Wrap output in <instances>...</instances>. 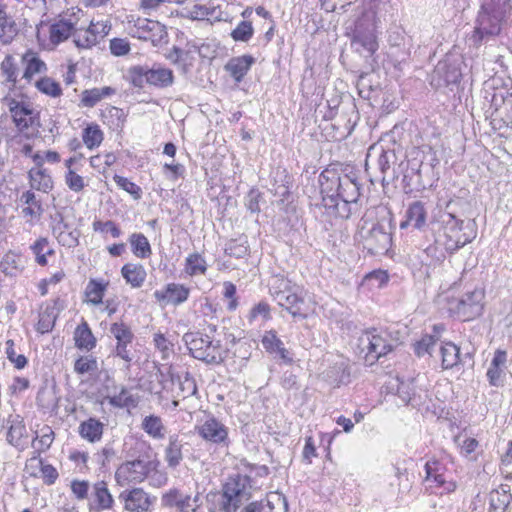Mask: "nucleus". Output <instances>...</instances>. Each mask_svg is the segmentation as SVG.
<instances>
[{"mask_svg": "<svg viewBox=\"0 0 512 512\" xmlns=\"http://www.w3.org/2000/svg\"><path fill=\"white\" fill-rule=\"evenodd\" d=\"M474 226V220L464 226V221L458 219L453 212H444L439 219L428 224L425 238L429 245L424 250L427 254L434 255L438 247H443L453 254L476 237Z\"/></svg>", "mask_w": 512, "mask_h": 512, "instance_id": "nucleus-1", "label": "nucleus"}, {"mask_svg": "<svg viewBox=\"0 0 512 512\" xmlns=\"http://www.w3.org/2000/svg\"><path fill=\"white\" fill-rule=\"evenodd\" d=\"M510 0H484L478 11L470 41L479 47L484 40L500 34L502 25L510 15Z\"/></svg>", "mask_w": 512, "mask_h": 512, "instance_id": "nucleus-2", "label": "nucleus"}, {"mask_svg": "<svg viewBox=\"0 0 512 512\" xmlns=\"http://www.w3.org/2000/svg\"><path fill=\"white\" fill-rule=\"evenodd\" d=\"M6 102L13 123L17 128V134L10 138V142L20 144L22 139L30 140L39 133V113L29 104L6 97Z\"/></svg>", "mask_w": 512, "mask_h": 512, "instance_id": "nucleus-3", "label": "nucleus"}, {"mask_svg": "<svg viewBox=\"0 0 512 512\" xmlns=\"http://www.w3.org/2000/svg\"><path fill=\"white\" fill-rule=\"evenodd\" d=\"M397 345V340L389 332L378 331L376 328L366 330L358 339L360 354H364V361L369 366L388 355Z\"/></svg>", "mask_w": 512, "mask_h": 512, "instance_id": "nucleus-4", "label": "nucleus"}, {"mask_svg": "<svg viewBox=\"0 0 512 512\" xmlns=\"http://www.w3.org/2000/svg\"><path fill=\"white\" fill-rule=\"evenodd\" d=\"M190 355L206 364H221L226 358L220 340L214 341L202 332H187L182 337Z\"/></svg>", "mask_w": 512, "mask_h": 512, "instance_id": "nucleus-5", "label": "nucleus"}, {"mask_svg": "<svg viewBox=\"0 0 512 512\" xmlns=\"http://www.w3.org/2000/svg\"><path fill=\"white\" fill-rule=\"evenodd\" d=\"M359 235L364 242V247L373 254H379L387 251L391 245V218L374 222L370 227H367L368 221L362 219Z\"/></svg>", "mask_w": 512, "mask_h": 512, "instance_id": "nucleus-6", "label": "nucleus"}, {"mask_svg": "<svg viewBox=\"0 0 512 512\" xmlns=\"http://www.w3.org/2000/svg\"><path fill=\"white\" fill-rule=\"evenodd\" d=\"M338 193L332 198H324L323 206L332 209L334 213L341 218H349L347 213L341 212L339 209V201L343 202V207L347 208V204L355 203L360 195V184L354 173L342 175V182L338 183Z\"/></svg>", "mask_w": 512, "mask_h": 512, "instance_id": "nucleus-7", "label": "nucleus"}, {"mask_svg": "<svg viewBox=\"0 0 512 512\" xmlns=\"http://www.w3.org/2000/svg\"><path fill=\"white\" fill-rule=\"evenodd\" d=\"M250 484V476L237 474L230 477L223 486V501L221 503V511L236 512L243 501H247L251 497L247 486Z\"/></svg>", "mask_w": 512, "mask_h": 512, "instance_id": "nucleus-8", "label": "nucleus"}, {"mask_svg": "<svg viewBox=\"0 0 512 512\" xmlns=\"http://www.w3.org/2000/svg\"><path fill=\"white\" fill-rule=\"evenodd\" d=\"M351 43L356 51L366 56H372L378 50L375 25L370 19L363 17L355 22Z\"/></svg>", "mask_w": 512, "mask_h": 512, "instance_id": "nucleus-9", "label": "nucleus"}, {"mask_svg": "<svg viewBox=\"0 0 512 512\" xmlns=\"http://www.w3.org/2000/svg\"><path fill=\"white\" fill-rule=\"evenodd\" d=\"M129 34L140 40L151 41L153 46L168 42L165 25L147 18H137L133 25L129 27Z\"/></svg>", "mask_w": 512, "mask_h": 512, "instance_id": "nucleus-10", "label": "nucleus"}, {"mask_svg": "<svg viewBox=\"0 0 512 512\" xmlns=\"http://www.w3.org/2000/svg\"><path fill=\"white\" fill-rule=\"evenodd\" d=\"M283 289H275L271 292L279 306L288 311L292 317L305 319L307 317V305L303 297L293 292L288 287V282L281 280Z\"/></svg>", "mask_w": 512, "mask_h": 512, "instance_id": "nucleus-11", "label": "nucleus"}, {"mask_svg": "<svg viewBox=\"0 0 512 512\" xmlns=\"http://www.w3.org/2000/svg\"><path fill=\"white\" fill-rule=\"evenodd\" d=\"M485 294L483 289L475 288L472 291L466 292L462 298L457 302L455 312L464 321L472 320L479 317L483 313Z\"/></svg>", "mask_w": 512, "mask_h": 512, "instance_id": "nucleus-12", "label": "nucleus"}, {"mask_svg": "<svg viewBox=\"0 0 512 512\" xmlns=\"http://www.w3.org/2000/svg\"><path fill=\"white\" fill-rule=\"evenodd\" d=\"M110 333L115 337L117 343L114 349V355L123 359L127 363V368L130 367L132 356L128 345L132 343L134 334L130 327L124 322H115L110 326Z\"/></svg>", "mask_w": 512, "mask_h": 512, "instance_id": "nucleus-13", "label": "nucleus"}, {"mask_svg": "<svg viewBox=\"0 0 512 512\" xmlns=\"http://www.w3.org/2000/svg\"><path fill=\"white\" fill-rule=\"evenodd\" d=\"M198 434L208 442L216 445L228 446V428L214 416L207 418L198 427Z\"/></svg>", "mask_w": 512, "mask_h": 512, "instance_id": "nucleus-14", "label": "nucleus"}, {"mask_svg": "<svg viewBox=\"0 0 512 512\" xmlns=\"http://www.w3.org/2000/svg\"><path fill=\"white\" fill-rule=\"evenodd\" d=\"M52 234L63 246L73 247L78 244V232L69 231L70 225L65 221L61 211L50 215Z\"/></svg>", "mask_w": 512, "mask_h": 512, "instance_id": "nucleus-15", "label": "nucleus"}, {"mask_svg": "<svg viewBox=\"0 0 512 512\" xmlns=\"http://www.w3.org/2000/svg\"><path fill=\"white\" fill-rule=\"evenodd\" d=\"M261 343L265 351L273 355L275 359H280L285 364L293 363L291 353L285 348L283 341L278 337L275 330L265 331Z\"/></svg>", "mask_w": 512, "mask_h": 512, "instance_id": "nucleus-16", "label": "nucleus"}, {"mask_svg": "<svg viewBox=\"0 0 512 512\" xmlns=\"http://www.w3.org/2000/svg\"><path fill=\"white\" fill-rule=\"evenodd\" d=\"M189 294L190 289L183 284L169 283L163 290H156L153 295L160 303L178 306L188 299Z\"/></svg>", "mask_w": 512, "mask_h": 512, "instance_id": "nucleus-17", "label": "nucleus"}, {"mask_svg": "<svg viewBox=\"0 0 512 512\" xmlns=\"http://www.w3.org/2000/svg\"><path fill=\"white\" fill-rule=\"evenodd\" d=\"M151 462L142 458L126 461L117 470L116 476L125 475L126 479L133 482H142L151 471Z\"/></svg>", "mask_w": 512, "mask_h": 512, "instance_id": "nucleus-18", "label": "nucleus"}, {"mask_svg": "<svg viewBox=\"0 0 512 512\" xmlns=\"http://www.w3.org/2000/svg\"><path fill=\"white\" fill-rule=\"evenodd\" d=\"M427 210L425 204L421 201H415L411 203L406 212L405 220L400 223V228L405 229L407 227H413L417 230H424L426 225Z\"/></svg>", "mask_w": 512, "mask_h": 512, "instance_id": "nucleus-19", "label": "nucleus"}, {"mask_svg": "<svg viewBox=\"0 0 512 512\" xmlns=\"http://www.w3.org/2000/svg\"><path fill=\"white\" fill-rule=\"evenodd\" d=\"M255 62L256 59L252 55L232 57L225 64L224 70L229 73L236 83H240Z\"/></svg>", "mask_w": 512, "mask_h": 512, "instance_id": "nucleus-20", "label": "nucleus"}, {"mask_svg": "<svg viewBox=\"0 0 512 512\" xmlns=\"http://www.w3.org/2000/svg\"><path fill=\"white\" fill-rule=\"evenodd\" d=\"M119 498L125 501V509L129 511H147L151 505L149 496L142 488L123 491Z\"/></svg>", "mask_w": 512, "mask_h": 512, "instance_id": "nucleus-21", "label": "nucleus"}, {"mask_svg": "<svg viewBox=\"0 0 512 512\" xmlns=\"http://www.w3.org/2000/svg\"><path fill=\"white\" fill-rule=\"evenodd\" d=\"M93 501L90 503V510L102 512L113 507L114 499L108 490L107 483L99 481L93 486Z\"/></svg>", "mask_w": 512, "mask_h": 512, "instance_id": "nucleus-22", "label": "nucleus"}, {"mask_svg": "<svg viewBox=\"0 0 512 512\" xmlns=\"http://www.w3.org/2000/svg\"><path fill=\"white\" fill-rule=\"evenodd\" d=\"M322 200L332 198L338 193V183L342 182V176L335 169H325L319 175Z\"/></svg>", "mask_w": 512, "mask_h": 512, "instance_id": "nucleus-23", "label": "nucleus"}, {"mask_svg": "<svg viewBox=\"0 0 512 512\" xmlns=\"http://www.w3.org/2000/svg\"><path fill=\"white\" fill-rule=\"evenodd\" d=\"M104 431V424L95 417H90L80 423L78 433L81 438L90 443H95L101 440Z\"/></svg>", "mask_w": 512, "mask_h": 512, "instance_id": "nucleus-24", "label": "nucleus"}, {"mask_svg": "<svg viewBox=\"0 0 512 512\" xmlns=\"http://www.w3.org/2000/svg\"><path fill=\"white\" fill-rule=\"evenodd\" d=\"M512 501L508 485H501L489 494V512H505Z\"/></svg>", "mask_w": 512, "mask_h": 512, "instance_id": "nucleus-25", "label": "nucleus"}, {"mask_svg": "<svg viewBox=\"0 0 512 512\" xmlns=\"http://www.w3.org/2000/svg\"><path fill=\"white\" fill-rule=\"evenodd\" d=\"M402 188L405 194H412L426 188V184L422 180L421 165L417 168L407 167L402 179Z\"/></svg>", "mask_w": 512, "mask_h": 512, "instance_id": "nucleus-26", "label": "nucleus"}, {"mask_svg": "<svg viewBox=\"0 0 512 512\" xmlns=\"http://www.w3.org/2000/svg\"><path fill=\"white\" fill-rule=\"evenodd\" d=\"M75 346L78 349L90 351L96 346V338L93 335L88 323L82 320L74 332Z\"/></svg>", "mask_w": 512, "mask_h": 512, "instance_id": "nucleus-27", "label": "nucleus"}, {"mask_svg": "<svg viewBox=\"0 0 512 512\" xmlns=\"http://www.w3.org/2000/svg\"><path fill=\"white\" fill-rule=\"evenodd\" d=\"M27 429L22 420H12L6 433V439L9 444L24 449L27 440Z\"/></svg>", "mask_w": 512, "mask_h": 512, "instance_id": "nucleus-28", "label": "nucleus"}, {"mask_svg": "<svg viewBox=\"0 0 512 512\" xmlns=\"http://www.w3.org/2000/svg\"><path fill=\"white\" fill-rule=\"evenodd\" d=\"M183 441L177 434L169 436V442L165 449V460L170 468H176L183 460Z\"/></svg>", "mask_w": 512, "mask_h": 512, "instance_id": "nucleus-29", "label": "nucleus"}, {"mask_svg": "<svg viewBox=\"0 0 512 512\" xmlns=\"http://www.w3.org/2000/svg\"><path fill=\"white\" fill-rule=\"evenodd\" d=\"M434 74L442 79L446 86L459 83L462 77L457 65L447 61H440L435 67Z\"/></svg>", "mask_w": 512, "mask_h": 512, "instance_id": "nucleus-30", "label": "nucleus"}, {"mask_svg": "<svg viewBox=\"0 0 512 512\" xmlns=\"http://www.w3.org/2000/svg\"><path fill=\"white\" fill-rule=\"evenodd\" d=\"M122 277L134 288H139L143 285L147 273L141 264L127 263L121 269Z\"/></svg>", "mask_w": 512, "mask_h": 512, "instance_id": "nucleus-31", "label": "nucleus"}, {"mask_svg": "<svg viewBox=\"0 0 512 512\" xmlns=\"http://www.w3.org/2000/svg\"><path fill=\"white\" fill-rule=\"evenodd\" d=\"M21 61L25 64L22 78L30 81L34 74L46 71V64L31 50L23 54Z\"/></svg>", "mask_w": 512, "mask_h": 512, "instance_id": "nucleus-32", "label": "nucleus"}, {"mask_svg": "<svg viewBox=\"0 0 512 512\" xmlns=\"http://www.w3.org/2000/svg\"><path fill=\"white\" fill-rule=\"evenodd\" d=\"M31 188L48 193L53 188L52 177L46 169H30L29 173Z\"/></svg>", "mask_w": 512, "mask_h": 512, "instance_id": "nucleus-33", "label": "nucleus"}, {"mask_svg": "<svg viewBox=\"0 0 512 512\" xmlns=\"http://www.w3.org/2000/svg\"><path fill=\"white\" fill-rule=\"evenodd\" d=\"M441 356H442V368L452 369L453 367L462 364V359L460 356V349L452 342H445L440 348Z\"/></svg>", "mask_w": 512, "mask_h": 512, "instance_id": "nucleus-34", "label": "nucleus"}, {"mask_svg": "<svg viewBox=\"0 0 512 512\" xmlns=\"http://www.w3.org/2000/svg\"><path fill=\"white\" fill-rule=\"evenodd\" d=\"M75 29V24L70 20L61 19L50 26V40L54 44H59L67 40Z\"/></svg>", "mask_w": 512, "mask_h": 512, "instance_id": "nucleus-35", "label": "nucleus"}, {"mask_svg": "<svg viewBox=\"0 0 512 512\" xmlns=\"http://www.w3.org/2000/svg\"><path fill=\"white\" fill-rule=\"evenodd\" d=\"M132 253L140 259L149 258L152 254L151 245L142 233H132L129 237Z\"/></svg>", "mask_w": 512, "mask_h": 512, "instance_id": "nucleus-36", "label": "nucleus"}, {"mask_svg": "<svg viewBox=\"0 0 512 512\" xmlns=\"http://www.w3.org/2000/svg\"><path fill=\"white\" fill-rule=\"evenodd\" d=\"M173 71L168 68H148V84L157 87H168L173 84Z\"/></svg>", "mask_w": 512, "mask_h": 512, "instance_id": "nucleus-37", "label": "nucleus"}, {"mask_svg": "<svg viewBox=\"0 0 512 512\" xmlns=\"http://www.w3.org/2000/svg\"><path fill=\"white\" fill-rule=\"evenodd\" d=\"M115 93V90L109 86L102 88L87 89L82 92L81 104L84 107H94L104 97Z\"/></svg>", "mask_w": 512, "mask_h": 512, "instance_id": "nucleus-38", "label": "nucleus"}, {"mask_svg": "<svg viewBox=\"0 0 512 512\" xmlns=\"http://www.w3.org/2000/svg\"><path fill=\"white\" fill-rule=\"evenodd\" d=\"M105 399L115 408L135 407L137 405V400L123 385L120 386L118 394H114L113 396L107 395Z\"/></svg>", "mask_w": 512, "mask_h": 512, "instance_id": "nucleus-39", "label": "nucleus"}, {"mask_svg": "<svg viewBox=\"0 0 512 512\" xmlns=\"http://www.w3.org/2000/svg\"><path fill=\"white\" fill-rule=\"evenodd\" d=\"M17 33L18 29L15 21L7 16L5 10H0V40L4 44H8Z\"/></svg>", "mask_w": 512, "mask_h": 512, "instance_id": "nucleus-40", "label": "nucleus"}, {"mask_svg": "<svg viewBox=\"0 0 512 512\" xmlns=\"http://www.w3.org/2000/svg\"><path fill=\"white\" fill-rule=\"evenodd\" d=\"M142 429L152 438L162 439L164 438L165 427L159 416L148 415L146 416L141 424Z\"/></svg>", "mask_w": 512, "mask_h": 512, "instance_id": "nucleus-41", "label": "nucleus"}, {"mask_svg": "<svg viewBox=\"0 0 512 512\" xmlns=\"http://www.w3.org/2000/svg\"><path fill=\"white\" fill-rule=\"evenodd\" d=\"M263 503L265 512H287L288 503L286 497L278 492H272L266 499L260 500Z\"/></svg>", "mask_w": 512, "mask_h": 512, "instance_id": "nucleus-42", "label": "nucleus"}, {"mask_svg": "<svg viewBox=\"0 0 512 512\" xmlns=\"http://www.w3.org/2000/svg\"><path fill=\"white\" fill-rule=\"evenodd\" d=\"M83 142L88 149H94L102 143L104 135L102 130L97 124H88L82 134Z\"/></svg>", "mask_w": 512, "mask_h": 512, "instance_id": "nucleus-43", "label": "nucleus"}, {"mask_svg": "<svg viewBox=\"0 0 512 512\" xmlns=\"http://www.w3.org/2000/svg\"><path fill=\"white\" fill-rule=\"evenodd\" d=\"M21 201L28 206L22 209L24 216H31L40 218L43 213V208L40 200L36 199L32 191H26L21 196Z\"/></svg>", "mask_w": 512, "mask_h": 512, "instance_id": "nucleus-44", "label": "nucleus"}, {"mask_svg": "<svg viewBox=\"0 0 512 512\" xmlns=\"http://www.w3.org/2000/svg\"><path fill=\"white\" fill-rule=\"evenodd\" d=\"M207 271V263L202 255L199 253H192L188 255L185 260V272L190 275H204Z\"/></svg>", "mask_w": 512, "mask_h": 512, "instance_id": "nucleus-45", "label": "nucleus"}, {"mask_svg": "<svg viewBox=\"0 0 512 512\" xmlns=\"http://www.w3.org/2000/svg\"><path fill=\"white\" fill-rule=\"evenodd\" d=\"M2 75L5 76V81L15 86L17 83L18 65L12 55H6L0 65Z\"/></svg>", "mask_w": 512, "mask_h": 512, "instance_id": "nucleus-46", "label": "nucleus"}, {"mask_svg": "<svg viewBox=\"0 0 512 512\" xmlns=\"http://www.w3.org/2000/svg\"><path fill=\"white\" fill-rule=\"evenodd\" d=\"M37 89L50 97L57 98L61 96L62 89L60 84L50 77H42L36 82Z\"/></svg>", "mask_w": 512, "mask_h": 512, "instance_id": "nucleus-47", "label": "nucleus"}, {"mask_svg": "<svg viewBox=\"0 0 512 512\" xmlns=\"http://www.w3.org/2000/svg\"><path fill=\"white\" fill-rule=\"evenodd\" d=\"M225 253L234 258H243L248 254L247 241L239 239H231L226 243Z\"/></svg>", "mask_w": 512, "mask_h": 512, "instance_id": "nucleus-48", "label": "nucleus"}, {"mask_svg": "<svg viewBox=\"0 0 512 512\" xmlns=\"http://www.w3.org/2000/svg\"><path fill=\"white\" fill-rule=\"evenodd\" d=\"M153 342L157 350L161 353L162 360H167L174 353V344L166 336L157 332L153 336Z\"/></svg>", "mask_w": 512, "mask_h": 512, "instance_id": "nucleus-49", "label": "nucleus"}, {"mask_svg": "<svg viewBox=\"0 0 512 512\" xmlns=\"http://www.w3.org/2000/svg\"><path fill=\"white\" fill-rule=\"evenodd\" d=\"M254 34V28L250 21H241L235 29L232 30L230 36L237 42H248Z\"/></svg>", "mask_w": 512, "mask_h": 512, "instance_id": "nucleus-50", "label": "nucleus"}, {"mask_svg": "<svg viewBox=\"0 0 512 512\" xmlns=\"http://www.w3.org/2000/svg\"><path fill=\"white\" fill-rule=\"evenodd\" d=\"M128 77L134 87L142 88L148 84V67L133 66L128 70Z\"/></svg>", "mask_w": 512, "mask_h": 512, "instance_id": "nucleus-51", "label": "nucleus"}, {"mask_svg": "<svg viewBox=\"0 0 512 512\" xmlns=\"http://www.w3.org/2000/svg\"><path fill=\"white\" fill-rule=\"evenodd\" d=\"M57 317V313H53V308L46 307L45 310L39 314L37 330L42 334L50 332L55 325Z\"/></svg>", "mask_w": 512, "mask_h": 512, "instance_id": "nucleus-52", "label": "nucleus"}, {"mask_svg": "<svg viewBox=\"0 0 512 512\" xmlns=\"http://www.w3.org/2000/svg\"><path fill=\"white\" fill-rule=\"evenodd\" d=\"M97 360L93 356H79L74 363V371L77 374H86L97 370Z\"/></svg>", "mask_w": 512, "mask_h": 512, "instance_id": "nucleus-53", "label": "nucleus"}, {"mask_svg": "<svg viewBox=\"0 0 512 512\" xmlns=\"http://www.w3.org/2000/svg\"><path fill=\"white\" fill-rule=\"evenodd\" d=\"M265 203L263 193L257 189L252 188L245 198V206L251 213H259L261 211L260 204Z\"/></svg>", "mask_w": 512, "mask_h": 512, "instance_id": "nucleus-54", "label": "nucleus"}, {"mask_svg": "<svg viewBox=\"0 0 512 512\" xmlns=\"http://www.w3.org/2000/svg\"><path fill=\"white\" fill-rule=\"evenodd\" d=\"M48 241L46 238L38 239L33 245H31V250L36 257V262L41 265H47L46 255H51L54 253L52 249H48L44 252V249L47 247Z\"/></svg>", "mask_w": 512, "mask_h": 512, "instance_id": "nucleus-55", "label": "nucleus"}, {"mask_svg": "<svg viewBox=\"0 0 512 512\" xmlns=\"http://www.w3.org/2000/svg\"><path fill=\"white\" fill-rule=\"evenodd\" d=\"M396 394L399 396L402 402H404L405 404H409L413 396L415 395V387L413 384V380L405 382L397 378Z\"/></svg>", "mask_w": 512, "mask_h": 512, "instance_id": "nucleus-56", "label": "nucleus"}, {"mask_svg": "<svg viewBox=\"0 0 512 512\" xmlns=\"http://www.w3.org/2000/svg\"><path fill=\"white\" fill-rule=\"evenodd\" d=\"M116 184L123 190H125L127 193H129L135 200H138L141 198L142 190L141 188L136 185L135 183L131 182L127 178L115 174L113 177Z\"/></svg>", "mask_w": 512, "mask_h": 512, "instance_id": "nucleus-57", "label": "nucleus"}, {"mask_svg": "<svg viewBox=\"0 0 512 512\" xmlns=\"http://www.w3.org/2000/svg\"><path fill=\"white\" fill-rule=\"evenodd\" d=\"M377 162L378 167L383 174V181H385L391 170V164L396 162V155L394 151H382Z\"/></svg>", "mask_w": 512, "mask_h": 512, "instance_id": "nucleus-58", "label": "nucleus"}, {"mask_svg": "<svg viewBox=\"0 0 512 512\" xmlns=\"http://www.w3.org/2000/svg\"><path fill=\"white\" fill-rule=\"evenodd\" d=\"M6 346H7L6 354H7L8 360L14 364L15 368L23 369L28 363L26 356L23 354H17L14 351V348H13L14 343L12 340H8L6 342Z\"/></svg>", "mask_w": 512, "mask_h": 512, "instance_id": "nucleus-59", "label": "nucleus"}, {"mask_svg": "<svg viewBox=\"0 0 512 512\" xmlns=\"http://www.w3.org/2000/svg\"><path fill=\"white\" fill-rule=\"evenodd\" d=\"M436 340L431 335H425L422 339L414 344V352L418 357L431 354Z\"/></svg>", "mask_w": 512, "mask_h": 512, "instance_id": "nucleus-60", "label": "nucleus"}, {"mask_svg": "<svg viewBox=\"0 0 512 512\" xmlns=\"http://www.w3.org/2000/svg\"><path fill=\"white\" fill-rule=\"evenodd\" d=\"M19 260V257H17L15 254H6L0 264L2 272L9 276H16L17 272L19 271Z\"/></svg>", "mask_w": 512, "mask_h": 512, "instance_id": "nucleus-61", "label": "nucleus"}, {"mask_svg": "<svg viewBox=\"0 0 512 512\" xmlns=\"http://www.w3.org/2000/svg\"><path fill=\"white\" fill-rule=\"evenodd\" d=\"M93 229L94 231L110 232L113 238H118L122 234L120 228L112 220L105 222L95 221L93 223Z\"/></svg>", "mask_w": 512, "mask_h": 512, "instance_id": "nucleus-62", "label": "nucleus"}, {"mask_svg": "<svg viewBox=\"0 0 512 512\" xmlns=\"http://www.w3.org/2000/svg\"><path fill=\"white\" fill-rule=\"evenodd\" d=\"M65 181L69 189L74 192H80L84 189L85 184L83 178L72 169L67 171Z\"/></svg>", "mask_w": 512, "mask_h": 512, "instance_id": "nucleus-63", "label": "nucleus"}, {"mask_svg": "<svg viewBox=\"0 0 512 512\" xmlns=\"http://www.w3.org/2000/svg\"><path fill=\"white\" fill-rule=\"evenodd\" d=\"M110 51L115 56H124L130 51V44L122 38H113L110 40Z\"/></svg>", "mask_w": 512, "mask_h": 512, "instance_id": "nucleus-64", "label": "nucleus"}]
</instances>
